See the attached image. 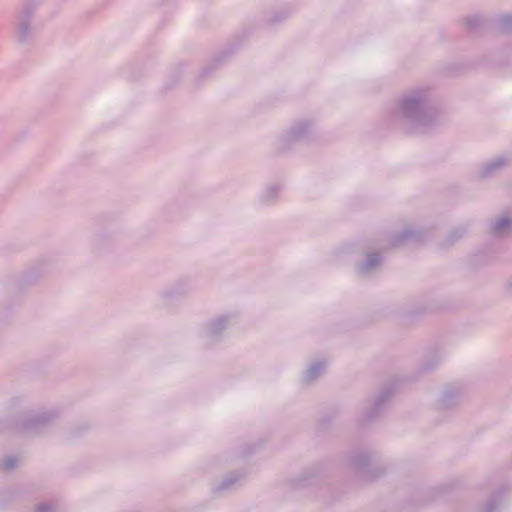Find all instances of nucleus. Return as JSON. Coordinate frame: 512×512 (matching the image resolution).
Here are the masks:
<instances>
[{
    "label": "nucleus",
    "instance_id": "1",
    "mask_svg": "<svg viewBox=\"0 0 512 512\" xmlns=\"http://www.w3.org/2000/svg\"><path fill=\"white\" fill-rule=\"evenodd\" d=\"M504 225H505L504 223H498V224H497V227H496V228H497V230L502 229V227H504Z\"/></svg>",
    "mask_w": 512,
    "mask_h": 512
}]
</instances>
